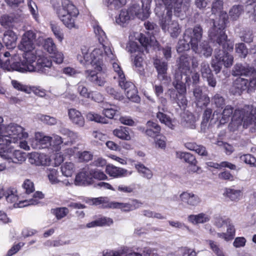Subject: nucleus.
<instances>
[{
    "instance_id": "nucleus-29",
    "label": "nucleus",
    "mask_w": 256,
    "mask_h": 256,
    "mask_svg": "<svg viewBox=\"0 0 256 256\" xmlns=\"http://www.w3.org/2000/svg\"><path fill=\"white\" fill-rule=\"evenodd\" d=\"M254 71V70L252 67L237 64L233 68L232 74L235 76L242 75L247 76L252 74Z\"/></svg>"
},
{
    "instance_id": "nucleus-5",
    "label": "nucleus",
    "mask_w": 256,
    "mask_h": 256,
    "mask_svg": "<svg viewBox=\"0 0 256 256\" xmlns=\"http://www.w3.org/2000/svg\"><path fill=\"white\" fill-rule=\"evenodd\" d=\"M156 7L154 12L157 16H162L167 13L174 14L176 17L184 16L190 6V0H154Z\"/></svg>"
},
{
    "instance_id": "nucleus-63",
    "label": "nucleus",
    "mask_w": 256,
    "mask_h": 256,
    "mask_svg": "<svg viewBox=\"0 0 256 256\" xmlns=\"http://www.w3.org/2000/svg\"><path fill=\"white\" fill-rule=\"evenodd\" d=\"M242 161L251 166H256V158L252 154H246L240 156Z\"/></svg>"
},
{
    "instance_id": "nucleus-45",
    "label": "nucleus",
    "mask_w": 256,
    "mask_h": 256,
    "mask_svg": "<svg viewBox=\"0 0 256 256\" xmlns=\"http://www.w3.org/2000/svg\"><path fill=\"white\" fill-rule=\"evenodd\" d=\"M126 50L130 54L136 53L140 54L143 52V48L140 47L136 42L132 40L130 38L129 42L127 43Z\"/></svg>"
},
{
    "instance_id": "nucleus-19",
    "label": "nucleus",
    "mask_w": 256,
    "mask_h": 256,
    "mask_svg": "<svg viewBox=\"0 0 256 256\" xmlns=\"http://www.w3.org/2000/svg\"><path fill=\"white\" fill-rule=\"evenodd\" d=\"M154 65L158 72V77L160 81L165 82H170V78L167 75V62L158 58H154Z\"/></svg>"
},
{
    "instance_id": "nucleus-59",
    "label": "nucleus",
    "mask_w": 256,
    "mask_h": 256,
    "mask_svg": "<svg viewBox=\"0 0 256 256\" xmlns=\"http://www.w3.org/2000/svg\"><path fill=\"white\" fill-rule=\"evenodd\" d=\"M212 104L218 108H222L225 104V100L220 94H216L212 98Z\"/></svg>"
},
{
    "instance_id": "nucleus-11",
    "label": "nucleus",
    "mask_w": 256,
    "mask_h": 256,
    "mask_svg": "<svg viewBox=\"0 0 256 256\" xmlns=\"http://www.w3.org/2000/svg\"><path fill=\"white\" fill-rule=\"evenodd\" d=\"M5 196L8 202L14 203V206L15 208H22L38 204L39 202V200L44 198V194L42 192H36L34 194L32 198L16 202L18 200L16 190L14 188H8L5 192Z\"/></svg>"
},
{
    "instance_id": "nucleus-27",
    "label": "nucleus",
    "mask_w": 256,
    "mask_h": 256,
    "mask_svg": "<svg viewBox=\"0 0 256 256\" xmlns=\"http://www.w3.org/2000/svg\"><path fill=\"white\" fill-rule=\"evenodd\" d=\"M22 20V17L20 15L10 14L2 16L0 18V23L5 28H12L15 23L18 22Z\"/></svg>"
},
{
    "instance_id": "nucleus-30",
    "label": "nucleus",
    "mask_w": 256,
    "mask_h": 256,
    "mask_svg": "<svg viewBox=\"0 0 256 256\" xmlns=\"http://www.w3.org/2000/svg\"><path fill=\"white\" fill-rule=\"evenodd\" d=\"M142 3V11L135 13L136 16L142 20L147 18L150 14V7L152 0H141Z\"/></svg>"
},
{
    "instance_id": "nucleus-13",
    "label": "nucleus",
    "mask_w": 256,
    "mask_h": 256,
    "mask_svg": "<svg viewBox=\"0 0 256 256\" xmlns=\"http://www.w3.org/2000/svg\"><path fill=\"white\" fill-rule=\"evenodd\" d=\"M173 14L168 15L167 13L164 14L162 16H158L159 18V24L164 32H168L173 38L178 36L181 32V28L178 22L172 20Z\"/></svg>"
},
{
    "instance_id": "nucleus-31",
    "label": "nucleus",
    "mask_w": 256,
    "mask_h": 256,
    "mask_svg": "<svg viewBox=\"0 0 256 256\" xmlns=\"http://www.w3.org/2000/svg\"><path fill=\"white\" fill-rule=\"evenodd\" d=\"M188 221L194 224H204L210 220V216L205 213H200L198 214H191L188 217Z\"/></svg>"
},
{
    "instance_id": "nucleus-47",
    "label": "nucleus",
    "mask_w": 256,
    "mask_h": 256,
    "mask_svg": "<svg viewBox=\"0 0 256 256\" xmlns=\"http://www.w3.org/2000/svg\"><path fill=\"white\" fill-rule=\"evenodd\" d=\"M11 84L14 88L18 90L25 92L28 94H30L32 92V88L22 84V82L16 80H12L11 81Z\"/></svg>"
},
{
    "instance_id": "nucleus-56",
    "label": "nucleus",
    "mask_w": 256,
    "mask_h": 256,
    "mask_svg": "<svg viewBox=\"0 0 256 256\" xmlns=\"http://www.w3.org/2000/svg\"><path fill=\"white\" fill-rule=\"evenodd\" d=\"M206 242L209 244L210 249L217 256H226L222 250L216 242L212 240H208Z\"/></svg>"
},
{
    "instance_id": "nucleus-23",
    "label": "nucleus",
    "mask_w": 256,
    "mask_h": 256,
    "mask_svg": "<svg viewBox=\"0 0 256 256\" xmlns=\"http://www.w3.org/2000/svg\"><path fill=\"white\" fill-rule=\"evenodd\" d=\"M193 94L194 97V102L198 107L200 108L206 107L210 104V98L206 94L202 92L200 87L197 86L194 88Z\"/></svg>"
},
{
    "instance_id": "nucleus-14",
    "label": "nucleus",
    "mask_w": 256,
    "mask_h": 256,
    "mask_svg": "<svg viewBox=\"0 0 256 256\" xmlns=\"http://www.w3.org/2000/svg\"><path fill=\"white\" fill-rule=\"evenodd\" d=\"M212 41L214 42V40ZM214 42H216L220 45V46H222V50H216L217 54H220L219 56L220 58V60H221L222 62L226 68L230 67L233 64L234 57L232 54H228L226 51L232 50L234 48L233 42L228 41L227 38L220 43L218 42L216 40H214Z\"/></svg>"
},
{
    "instance_id": "nucleus-20",
    "label": "nucleus",
    "mask_w": 256,
    "mask_h": 256,
    "mask_svg": "<svg viewBox=\"0 0 256 256\" xmlns=\"http://www.w3.org/2000/svg\"><path fill=\"white\" fill-rule=\"evenodd\" d=\"M28 160L30 164L36 166H46L50 164V158L49 156L44 154L34 152L28 154Z\"/></svg>"
},
{
    "instance_id": "nucleus-37",
    "label": "nucleus",
    "mask_w": 256,
    "mask_h": 256,
    "mask_svg": "<svg viewBox=\"0 0 256 256\" xmlns=\"http://www.w3.org/2000/svg\"><path fill=\"white\" fill-rule=\"evenodd\" d=\"M164 112L158 110L156 114L157 118L162 122L164 124L172 130L174 128V125L172 120L166 114L164 113Z\"/></svg>"
},
{
    "instance_id": "nucleus-24",
    "label": "nucleus",
    "mask_w": 256,
    "mask_h": 256,
    "mask_svg": "<svg viewBox=\"0 0 256 256\" xmlns=\"http://www.w3.org/2000/svg\"><path fill=\"white\" fill-rule=\"evenodd\" d=\"M106 172L110 176L114 178L128 176H130L132 173V171H128L125 168L117 167L112 164L106 166Z\"/></svg>"
},
{
    "instance_id": "nucleus-39",
    "label": "nucleus",
    "mask_w": 256,
    "mask_h": 256,
    "mask_svg": "<svg viewBox=\"0 0 256 256\" xmlns=\"http://www.w3.org/2000/svg\"><path fill=\"white\" fill-rule=\"evenodd\" d=\"M128 128L126 127H120L114 130V134L116 137L123 140H129L131 139Z\"/></svg>"
},
{
    "instance_id": "nucleus-51",
    "label": "nucleus",
    "mask_w": 256,
    "mask_h": 256,
    "mask_svg": "<svg viewBox=\"0 0 256 256\" xmlns=\"http://www.w3.org/2000/svg\"><path fill=\"white\" fill-rule=\"evenodd\" d=\"M86 118L89 121H94L96 122L107 123L106 119L98 114L93 112H89L86 114Z\"/></svg>"
},
{
    "instance_id": "nucleus-61",
    "label": "nucleus",
    "mask_w": 256,
    "mask_h": 256,
    "mask_svg": "<svg viewBox=\"0 0 256 256\" xmlns=\"http://www.w3.org/2000/svg\"><path fill=\"white\" fill-rule=\"evenodd\" d=\"M124 248H120L116 250H106L103 252V256H122L126 252Z\"/></svg>"
},
{
    "instance_id": "nucleus-15",
    "label": "nucleus",
    "mask_w": 256,
    "mask_h": 256,
    "mask_svg": "<svg viewBox=\"0 0 256 256\" xmlns=\"http://www.w3.org/2000/svg\"><path fill=\"white\" fill-rule=\"evenodd\" d=\"M94 204H102L104 208H118L124 212L130 211L129 202L126 203L110 202L106 197H99L92 199Z\"/></svg>"
},
{
    "instance_id": "nucleus-32",
    "label": "nucleus",
    "mask_w": 256,
    "mask_h": 256,
    "mask_svg": "<svg viewBox=\"0 0 256 256\" xmlns=\"http://www.w3.org/2000/svg\"><path fill=\"white\" fill-rule=\"evenodd\" d=\"M160 130V126L157 123L150 120L146 123V130L145 132L147 136L154 138L158 136Z\"/></svg>"
},
{
    "instance_id": "nucleus-38",
    "label": "nucleus",
    "mask_w": 256,
    "mask_h": 256,
    "mask_svg": "<svg viewBox=\"0 0 256 256\" xmlns=\"http://www.w3.org/2000/svg\"><path fill=\"white\" fill-rule=\"evenodd\" d=\"M90 178H94L99 180H106L108 176L104 172L98 168H90L88 171Z\"/></svg>"
},
{
    "instance_id": "nucleus-50",
    "label": "nucleus",
    "mask_w": 256,
    "mask_h": 256,
    "mask_svg": "<svg viewBox=\"0 0 256 256\" xmlns=\"http://www.w3.org/2000/svg\"><path fill=\"white\" fill-rule=\"evenodd\" d=\"M176 156L180 159L184 160L189 164H194L196 162L195 157L188 152H176Z\"/></svg>"
},
{
    "instance_id": "nucleus-49",
    "label": "nucleus",
    "mask_w": 256,
    "mask_h": 256,
    "mask_svg": "<svg viewBox=\"0 0 256 256\" xmlns=\"http://www.w3.org/2000/svg\"><path fill=\"white\" fill-rule=\"evenodd\" d=\"M78 92L82 97L87 98H91L92 92L88 90L84 82H80L78 84Z\"/></svg>"
},
{
    "instance_id": "nucleus-36",
    "label": "nucleus",
    "mask_w": 256,
    "mask_h": 256,
    "mask_svg": "<svg viewBox=\"0 0 256 256\" xmlns=\"http://www.w3.org/2000/svg\"><path fill=\"white\" fill-rule=\"evenodd\" d=\"M142 53L136 54L132 59L133 66L135 67V70L138 72L140 74H143L144 71L143 68L144 58L142 56Z\"/></svg>"
},
{
    "instance_id": "nucleus-26",
    "label": "nucleus",
    "mask_w": 256,
    "mask_h": 256,
    "mask_svg": "<svg viewBox=\"0 0 256 256\" xmlns=\"http://www.w3.org/2000/svg\"><path fill=\"white\" fill-rule=\"evenodd\" d=\"M194 28H188L184 33V40H180L178 43L177 46V51L178 52H182L184 51L188 50L190 49V44L191 38L193 37Z\"/></svg>"
},
{
    "instance_id": "nucleus-41",
    "label": "nucleus",
    "mask_w": 256,
    "mask_h": 256,
    "mask_svg": "<svg viewBox=\"0 0 256 256\" xmlns=\"http://www.w3.org/2000/svg\"><path fill=\"white\" fill-rule=\"evenodd\" d=\"M212 110L210 108H207L203 114L202 120L201 122V132H205L208 128V122L211 117Z\"/></svg>"
},
{
    "instance_id": "nucleus-8",
    "label": "nucleus",
    "mask_w": 256,
    "mask_h": 256,
    "mask_svg": "<svg viewBox=\"0 0 256 256\" xmlns=\"http://www.w3.org/2000/svg\"><path fill=\"white\" fill-rule=\"evenodd\" d=\"M35 39L36 34L32 30H28L23 34L18 46L19 49L24 52L23 56L24 60L22 62H32L36 60L38 51L34 48Z\"/></svg>"
},
{
    "instance_id": "nucleus-9",
    "label": "nucleus",
    "mask_w": 256,
    "mask_h": 256,
    "mask_svg": "<svg viewBox=\"0 0 256 256\" xmlns=\"http://www.w3.org/2000/svg\"><path fill=\"white\" fill-rule=\"evenodd\" d=\"M1 136L2 138L0 142H2L0 144L9 145L11 143H18V140L22 139L27 138L28 134L25 131L24 128L20 125L10 124L6 126Z\"/></svg>"
},
{
    "instance_id": "nucleus-62",
    "label": "nucleus",
    "mask_w": 256,
    "mask_h": 256,
    "mask_svg": "<svg viewBox=\"0 0 256 256\" xmlns=\"http://www.w3.org/2000/svg\"><path fill=\"white\" fill-rule=\"evenodd\" d=\"M28 6L33 18L36 20H38V9L35 2L32 0H28Z\"/></svg>"
},
{
    "instance_id": "nucleus-3",
    "label": "nucleus",
    "mask_w": 256,
    "mask_h": 256,
    "mask_svg": "<svg viewBox=\"0 0 256 256\" xmlns=\"http://www.w3.org/2000/svg\"><path fill=\"white\" fill-rule=\"evenodd\" d=\"M231 118L232 122L237 126L243 124L244 128L251 126L255 130L256 128V108L252 106H245L234 112V108L230 105L225 106L220 120V124L228 122Z\"/></svg>"
},
{
    "instance_id": "nucleus-17",
    "label": "nucleus",
    "mask_w": 256,
    "mask_h": 256,
    "mask_svg": "<svg viewBox=\"0 0 256 256\" xmlns=\"http://www.w3.org/2000/svg\"><path fill=\"white\" fill-rule=\"evenodd\" d=\"M180 198L183 204L191 208L198 206L202 202V199L199 196L189 191L184 192L180 194Z\"/></svg>"
},
{
    "instance_id": "nucleus-55",
    "label": "nucleus",
    "mask_w": 256,
    "mask_h": 256,
    "mask_svg": "<svg viewBox=\"0 0 256 256\" xmlns=\"http://www.w3.org/2000/svg\"><path fill=\"white\" fill-rule=\"evenodd\" d=\"M48 177L52 184H56L60 182L58 178V172L55 168H49L48 170Z\"/></svg>"
},
{
    "instance_id": "nucleus-4",
    "label": "nucleus",
    "mask_w": 256,
    "mask_h": 256,
    "mask_svg": "<svg viewBox=\"0 0 256 256\" xmlns=\"http://www.w3.org/2000/svg\"><path fill=\"white\" fill-rule=\"evenodd\" d=\"M224 4L223 0H214L211 4L212 14L218 16L219 20H212L213 26L208 31V36L212 40H216L220 43L228 38L224 29L228 16L223 10Z\"/></svg>"
},
{
    "instance_id": "nucleus-43",
    "label": "nucleus",
    "mask_w": 256,
    "mask_h": 256,
    "mask_svg": "<svg viewBox=\"0 0 256 256\" xmlns=\"http://www.w3.org/2000/svg\"><path fill=\"white\" fill-rule=\"evenodd\" d=\"M110 62L112 65V68L114 72L118 76V82L121 80H125V76L124 73L122 70V69L119 62L118 60L116 59V56H115L114 60L109 61Z\"/></svg>"
},
{
    "instance_id": "nucleus-46",
    "label": "nucleus",
    "mask_w": 256,
    "mask_h": 256,
    "mask_svg": "<svg viewBox=\"0 0 256 256\" xmlns=\"http://www.w3.org/2000/svg\"><path fill=\"white\" fill-rule=\"evenodd\" d=\"M220 54H218L215 51L214 58H212L211 62L212 67L213 68L214 72L216 74L219 73L222 68L223 64L220 60V58L219 56Z\"/></svg>"
},
{
    "instance_id": "nucleus-53",
    "label": "nucleus",
    "mask_w": 256,
    "mask_h": 256,
    "mask_svg": "<svg viewBox=\"0 0 256 256\" xmlns=\"http://www.w3.org/2000/svg\"><path fill=\"white\" fill-rule=\"evenodd\" d=\"M92 136L94 141L98 145H102L107 139L106 135L99 131H94L92 132Z\"/></svg>"
},
{
    "instance_id": "nucleus-35",
    "label": "nucleus",
    "mask_w": 256,
    "mask_h": 256,
    "mask_svg": "<svg viewBox=\"0 0 256 256\" xmlns=\"http://www.w3.org/2000/svg\"><path fill=\"white\" fill-rule=\"evenodd\" d=\"M92 183V180L90 178L85 172H82L78 174L75 178L74 184L76 186L89 185Z\"/></svg>"
},
{
    "instance_id": "nucleus-57",
    "label": "nucleus",
    "mask_w": 256,
    "mask_h": 256,
    "mask_svg": "<svg viewBox=\"0 0 256 256\" xmlns=\"http://www.w3.org/2000/svg\"><path fill=\"white\" fill-rule=\"evenodd\" d=\"M236 52L238 54V56L242 58H245L248 54V50L244 43H238L236 44Z\"/></svg>"
},
{
    "instance_id": "nucleus-48",
    "label": "nucleus",
    "mask_w": 256,
    "mask_h": 256,
    "mask_svg": "<svg viewBox=\"0 0 256 256\" xmlns=\"http://www.w3.org/2000/svg\"><path fill=\"white\" fill-rule=\"evenodd\" d=\"M43 48L50 54L54 53L57 50L56 46L52 38H47L44 40Z\"/></svg>"
},
{
    "instance_id": "nucleus-40",
    "label": "nucleus",
    "mask_w": 256,
    "mask_h": 256,
    "mask_svg": "<svg viewBox=\"0 0 256 256\" xmlns=\"http://www.w3.org/2000/svg\"><path fill=\"white\" fill-rule=\"evenodd\" d=\"M93 28L96 36L100 44H105L106 36L105 32L97 22L93 25Z\"/></svg>"
},
{
    "instance_id": "nucleus-12",
    "label": "nucleus",
    "mask_w": 256,
    "mask_h": 256,
    "mask_svg": "<svg viewBox=\"0 0 256 256\" xmlns=\"http://www.w3.org/2000/svg\"><path fill=\"white\" fill-rule=\"evenodd\" d=\"M0 156L9 164H22L26 159V153L12 150L11 146L4 144H0Z\"/></svg>"
},
{
    "instance_id": "nucleus-60",
    "label": "nucleus",
    "mask_w": 256,
    "mask_h": 256,
    "mask_svg": "<svg viewBox=\"0 0 256 256\" xmlns=\"http://www.w3.org/2000/svg\"><path fill=\"white\" fill-rule=\"evenodd\" d=\"M38 118L41 122L48 125H54L57 123V120L55 118L49 116L39 114L38 116Z\"/></svg>"
},
{
    "instance_id": "nucleus-54",
    "label": "nucleus",
    "mask_w": 256,
    "mask_h": 256,
    "mask_svg": "<svg viewBox=\"0 0 256 256\" xmlns=\"http://www.w3.org/2000/svg\"><path fill=\"white\" fill-rule=\"evenodd\" d=\"M242 6L240 5L234 6L229 12L230 18L233 20H236L243 12Z\"/></svg>"
},
{
    "instance_id": "nucleus-44",
    "label": "nucleus",
    "mask_w": 256,
    "mask_h": 256,
    "mask_svg": "<svg viewBox=\"0 0 256 256\" xmlns=\"http://www.w3.org/2000/svg\"><path fill=\"white\" fill-rule=\"evenodd\" d=\"M74 171L75 167L74 164L72 162H65L61 166V172L65 176H71Z\"/></svg>"
},
{
    "instance_id": "nucleus-21",
    "label": "nucleus",
    "mask_w": 256,
    "mask_h": 256,
    "mask_svg": "<svg viewBox=\"0 0 256 256\" xmlns=\"http://www.w3.org/2000/svg\"><path fill=\"white\" fill-rule=\"evenodd\" d=\"M138 10H139L138 6H134L128 10H122L118 16L116 18V22L120 26H122L128 22L130 18H133L134 16H136L135 13Z\"/></svg>"
},
{
    "instance_id": "nucleus-7",
    "label": "nucleus",
    "mask_w": 256,
    "mask_h": 256,
    "mask_svg": "<svg viewBox=\"0 0 256 256\" xmlns=\"http://www.w3.org/2000/svg\"><path fill=\"white\" fill-rule=\"evenodd\" d=\"M190 58L182 56H180L178 62V70L175 74V81L173 86L178 90V93H186L185 83L190 81V74L191 73L189 66Z\"/></svg>"
},
{
    "instance_id": "nucleus-10",
    "label": "nucleus",
    "mask_w": 256,
    "mask_h": 256,
    "mask_svg": "<svg viewBox=\"0 0 256 256\" xmlns=\"http://www.w3.org/2000/svg\"><path fill=\"white\" fill-rule=\"evenodd\" d=\"M193 37L190 40V46L196 53L202 54L205 57L210 56L212 54V48L208 46V42H203L198 46L202 34V29L200 26L194 28Z\"/></svg>"
},
{
    "instance_id": "nucleus-18",
    "label": "nucleus",
    "mask_w": 256,
    "mask_h": 256,
    "mask_svg": "<svg viewBox=\"0 0 256 256\" xmlns=\"http://www.w3.org/2000/svg\"><path fill=\"white\" fill-rule=\"evenodd\" d=\"M119 86L125 91L128 98L135 102H138L140 98L137 94L138 92L134 84L125 80L120 82Z\"/></svg>"
},
{
    "instance_id": "nucleus-16",
    "label": "nucleus",
    "mask_w": 256,
    "mask_h": 256,
    "mask_svg": "<svg viewBox=\"0 0 256 256\" xmlns=\"http://www.w3.org/2000/svg\"><path fill=\"white\" fill-rule=\"evenodd\" d=\"M52 140L51 136H46L42 132H36L34 134V139L30 140V142L33 148L42 149L50 147Z\"/></svg>"
},
{
    "instance_id": "nucleus-25",
    "label": "nucleus",
    "mask_w": 256,
    "mask_h": 256,
    "mask_svg": "<svg viewBox=\"0 0 256 256\" xmlns=\"http://www.w3.org/2000/svg\"><path fill=\"white\" fill-rule=\"evenodd\" d=\"M248 89V80L238 78L233 82L230 92L234 95H240L243 91Z\"/></svg>"
},
{
    "instance_id": "nucleus-6",
    "label": "nucleus",
    "mask_w": 256,
    "mask_h": 256,
    "mask_svg": "<svg viewBox=\"0 0 256 256\" xmlns=\"http://www.w3.org/2000/svg\"><path fill=\"white\" fill-rule=\"evenodd\" d=\"M54 9L58 18L67 28H78L76 20L79 12L70 0H62V4L54 6Z\"/></svg>"
},
{
    "instance_id": "nucleus-58",
    "label": "nucleus",
    "mask_w": 256,
    "mask_h": 256,
    "mask_svg": "<svg viewBox=\"0 0 256 256\" xmlns=\"http://www.w3.org/2000/svg\"><path fill=\"white\" fill-rule=\"evenodd\" d=\"M51 141V146L50 147L54 151H58L60 148V145L62 144L63 141L62 138L58 135H54Z\"/></svg>"
},
{
    "instance_id": "nucleus-2",
    "label": "nucleus",
    "mask_w": 256,
    "mask_h": 256,
    "mask_svg": "<svg viewBox=\"0 0 256 256\" xmlns=\"http://www.w3.org/2000/svg\"><path fill=\"white\" fill-rule=\"evenodd\" d=\"M37 62L34 65L36 60L32 62H20L17 60H20L19 58L14 56L12 58L11 61L6 60H4L0 59V68L7 71H18L22 72H36L50 74L52 70V62L51 60L44 56H40L38 52Z\"/></svg>"
},
{
    "instance_id": "nucleus-64",
    "label": "nucleus",
    "mask_w": 256,
    "mask_h": 256,
    "mask_svg": "<svg viewBox=\"0 0 256 256\" xmlns=\"http://www.w3.org/2000/svg\"><path fill=\"white\" fill-rule=\"evenodd\" d=\"M119 110V108L117 107L114 106V108L106 107L104 108L102 114L107 118H114L116 112Z\"/></svg>"
},
{
    "instance_id": "nucleus-22",
    "label": "nucleus",
    "mask_w": 256,
    "mask_h": 256,
    "mask_svg": "<svg viewBox=\"0 0 256 256\" xmlns=\"http://www.w3.org/2000/svg\"><path fill=\"white\" fill-rule=\"evenodd\" d=\"M68 116L71 122L79 128H82L85 125V120L82 112L74 108L68 110Z\"/></svg>"
},
{
    "instance_id": "nucleus-1",
    "label": "nucleus",
    "mask_w": 256,
    "mask_h": 256,
    "mask_svg": "<svg viewBox=\"0 0 256 256\" xmlns=\"http://www.w3.org/2000/svg\"><path fill=\"white\" fill-rule=\"evenodd\" d=\"M88 51L87 47L82 46L81 48L82 54H78V60L85 66L90 65L94 70V71L90 70H86L84 74L86 78L98 86H103L105 83L104 79L98 76L96 72L103 71L104 70V60L106 61L114 60L115 54L110 46L102 44H100L90 53Z\"/></svg>"
},
{
    "instance_id": "nucleus-28",
    "label": "nucleus",
    "mask_w": 256,
    "mask_h": 256,
    "mask_svg": "<svg viewBox=\"0 0 256 256\" xmlns=\"http://www.w3.org/2000/svg\"><path fill=\"white\" fill-rule=\"evenodd\" d=\"M17 39V35L12 30H8L4 32L3 42L8 48H15Z\"/></svg>"
},
{
    "instance_id": "nucleus-33",
    "label": "nucleus",
    "mask_w": 256,
    "mask_h": 256,
    "mask_svg": "<svg viewBox=\"0 0 256 256\" xmlns=\"http://www.w3.org/2000/svg\"><path fill=\"white\" fill-rule=\"evenodd\" d=\"M135 168L138 173L144 178L147 180H150L153 176V172L149 168L140 162H137L134 164Z\"/></svg>"
},
{
    "instance_id": "nucleus-42",
    "label": "nucleus",
    "mask_w": 256,
    "mask_h": 256,
    "mask_svg": "<svg viewBox=\"0 0 256 256\" xmlns=\"http://www.w3.org/2000/svg\"><path fill=\"white\" fill-rule=\"evenodd\" d=\"M196 121V117L192 114H189L184 116L182 124L184 127L194 129Z\"/></svg>"
},
{
    "instance_id": "nucleus-52",
    "label": "nucleus",
    "mask_w": 256,
    "mask_h": 256,
    "mask_svg": "<svg viewBox=\"0 0 256 256\" xmlns=\"http://www.w3.org/2000/svg\"><path fill=\"white\" fill-rule=\"evenodd\" d=\"M92 154L88 151L78 152L76 158L80 162H88L92 160Z\"/></svg>"
},
{
    "instance_id": "nucleus-34",
    "label": "nucleus",
    "mask_w": 256,
    "mask_h": 256,
    "mask_svg": "<svg viewBox=\"0 0 256 256\" xmlns=\"http://www.w3.org/2000/svg\"><path fill=\"white\" fill-rule=\"evenodd\" d=\"M224 196L232 201H238L242 197V192L240 190H236L232 188H226Z\"/></svg>"
}]
</instances>
